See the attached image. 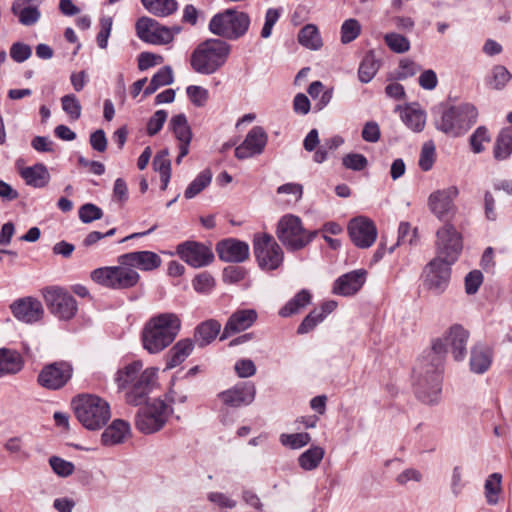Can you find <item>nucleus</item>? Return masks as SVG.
<instances>
[{"instance_id":"f257e3e1","label":"nucleus","mask_w":512,"mask_h":512,"mask_svg":"<svg viewBox=\"0 0 512 512\" xmlns=\"http://www.w3.org/2000/svg\"><path fill=\"white\" fill-rule=\"evenodd\" d=\"M469 332L461 325H453L443 339H436L427 356L414 368L415 393L426 404H436L440 399L442 367L445 354L450 351L456 361L467 354Z\"/></svg>"},{"instance_id":"f03ea898","label":"nucleus","mask_w":512,"mask_h":512,"mask_svg":"<svg viewBox=\"0 0 512 512\" xmlns=\"http://www.w3.org/2000/svg\"><path fill=\"white\" fill-rule=\"evenodd\" d=\"M158 369L149 367L143 370V363L140 360L133 361L122 369H119L115 376L119 390H125V400L128 404L139 406L147 402L149 394L156 383Z\"/></svg>"},{"instance_id":"7ed1b4c3","label":"nucleus","mask_w":512,"mask_h":512,"mask_svg":"<svg viewBox=\"0 0 512 512\" xmlns=\"http://www.w3.org/2000/svg\"><path fill=\"white\" fill-rule=\"evenodd\" d=\"M181 330V320L175 313H160L151 317L141 332L143 348L157 354L169 347Z\"/></svg>"},{"instance_id":"20e7f679","label":"nucleus","mask_w":512,"mask_h":512,"mask_svg":"<svg viewBox=\"0 0 512 512\" xmlns=\"http://www.w3.org/2000/svg\"><path fill=\"white\" fill-rule=\"evenodd\" d=\"M231 52V45L220 38L201 42L190 57L191 68L201 75H212L221 69Z\"/></svg>"},{"instance_id":"39448f33","label":"nucleus","mask_w":512,"mask_h":512,"mask_svg":"<svg viewBox=\"0 0 512 512\" xmlns=\"http://www.w3.org/2000/svg\"><path fill=\"white\" fill-rule=\"evenodd\" d=\"M477 109L469 103L441 106L437 109L434 124L437 130L450 137L464 135L477 121Z\"/></svg>"},{"instance_id":"423d86ee","label":"nucleus","mask_w":512,"mask_h":512,"mask_svg":"<svg viewBox=\"0 0 512 512\" xmlns=\"http://www.w3.org/2000/svg\"><path fill=\"white\" fill-rule=\"evenodd\" d=\"M72 403L77 419L88 430L101 429L111 418L108 402L99 396L80 395Z\"/></svg>"},{"instance_id":"0eeeda50","label":"nucleus","mask_w":512,"mask_h":512,"mask_svg":"<svg viewBox=\"0 0 512 512\" xmlns=\"http://www.w3.org/2000/svg\"><path fill=\"white\" fill-rule=\"evenodd\" d=\"M250 24L251 20L248 13L228 8L215 14L210 19L209 30L224 41H235L248 32Z\"/></svg>"},{"instance_id":"6e6552de","label":"nucleus","mask_w":512,"mask_h":512,"mask_svg":"<svg viewBox=\"0 0 512 512\" xmlns=\"http://www.w3.org/2000/svg\"><path fill=\"white\" fill-rule=\"evenodd\" d=\"M317 235V230H306L301 218L293 214H286L282 216L276 227V236L278 240L289 252H296L304 249Z\"/></svg>"},{"instance_id":"1a4fd4ad","label":"nucleus","mask_w":512,"mask_h":512,"mask_svg":"<svg viewBox=\"0 0 512 512\" xmlns=\"http://www.w3.org/2000/svg\"><path fill=\"white\" fill-rule=\"evenodd\" d=\"M145 404L136 413L135 427L143 434H153L164 427L173 408L159 398Z\"/></svg>"},{"instance_id":"9d476101","label":"nucleus","mask_w":512,"mask_h":512,"mask_svg":"<svg viewBox=\"0 0 512 512\" xmlns=\"http://www.w3.org/2000/svg\"><path fill=\"white\" fill-rule=\"evenodd\" d=\"M253 253L258 266L265 271L278 269L284 260L282 248L274 237L268 233L254 234Z\"/></svg>"},{"instance_id":"9b49d317","label":"nucleus","mask_w":512,"mask_h":512,"mask_svg":"<svg viewBox=\"0 0 512 512\" xmlns=\"http://www.w3.org/2000/svg\"><path fill=\"white\" fill-rule=\"evenodd\" d=\"M442 258L435 257L424 268L423 285L435 295L442 294L448 287L451 278V265Z\"/></svg>"},{"instance_id":"f8f14e48","label":"nucleus","mask_w":512,"mask_h":512,"mask_svg":"<svg viewBox=\"0 0 512 512\" xmlns=\"http://www.w3.org/2000/svg\"><path fill=\"white\" fill-rule=\"evenodd\" d=\"M256 396V387L252 382H240L233 387L217 394V398L222 404L220 409V421L226 423L223 415L224 410L228 408L237 409L250 405Z\"/></svg>"},{"instance_id":"ddd939ff","label":"nucleus","mask_w":512,"mask_h":512,"mask_svg":"<svg viewBox=\"0 0 512 512\" xmlns=\"http://www.w3.org/2000/svg\"><path fill=\"white\" fill-rule=\"evenodd\" d=\"M73 367L67 361H56L45 365L38 374V384L48 390L63 388L72 378Z\"/></svg>"},{"instance_id":"4468645a","label":"nucleus","mask_w":512,"mask_h":512,"mask_svg":"<svg viewBox=\"0 0 512 512\" xmlns=\"http://www.w3.org/2000/svg\"><path fill=\"white\" fill-rule=\"evenodd\" d=\"M176 254L186 264L193 268H202L214 261L212 249L204 243L187 240L179 243L176 247Z\"/></svg>"},{"instance_id":"2eb2a0df","label":"nucleus","mask_w":512,"mask_h":512,"mask_svg":"<svg viewBox=\"0 0 512 512\" xmlns=\"http://www.w3.org/2000/svg\"><path fill=\"white\" fill-rule=\"evenodd\" d=\"M136 34L143 42L153 45L169 44L174 39L170 28L161 25L153 18L143 16L135 24Z\"/></svg>"},{"instance_id":"dca6fc26","label":"nucleus","mask_w":512,"mask_h":512,"mask_svg":"<svg viewBox=\"0 0 512 512\" xmlns=\"http://www.w3.org/2000/svg\"><path fill=\"white\" fill-rule=\"evenodd\" d=\"M44 299L50 312L59 319L69 320L77 312L75 298L61 288H47Z\"/></svg>"},{"instance_id":"f3484780","label":"nucleus","mask_w":512,"mask_h":512,"mask_svg":"<svg viewBox=\"0 0 512 512\" xmlns=\"http://www.w3.org/2000/svg\"><path fill=\"white\" fill-rule=\"evenodd\" d=\"M437 256L447 262H455L462 251V238L454 226L445 224L437 233Z\"/></svg>"},{"instance_id":"a211bd4d","label":"nucleus","mask_w":512,"mask_h":512,"mask_svg":"<svg viewBox=\"0 0 512 512\" xmlns=\"http://www.w3.org/2000/svg\"><path fill=\"white\" fill-rule=\"evenodd\" d=\"M347 231L352 243L360 249L371 247L378 234L375 223L366 216L352 218L348 223Z\"/></svg>"},{"instance_id":"6ab92c4d","label":"nucleus","mask_w":512,"mask_h":512,"mask_svg":"<svg viewBox=\"0 0 512 512\" xmlns=\"http://www.w3.org/2000/svg\"><path fill=\"white\" fill-rule=\"evenodd\" d=\"M457 195L458 189L456 186L432 192L428 197V207L431 213L440 220H448L455 214L456 206L454 200Z\"/></svg>"},{"instance_id":"aec40b11","label":"nucleus","mask_w":512,"mask_h":512,"mask_svg":"<svg viewBox=\"0 0 512 512\" xmlns=\"http://www.w3.org/2000/svg\"><path fill=\"white\" fill-rule=\"evenodd\" d=\"M268 136L261 126H254L247 133L244 141L236 147L235 157L239 160L251 158L263 153Z\"/></svg>"},{"instance_id":"412c9836","label":"nucleus","mask_w":512,"mask_h":512,"mask_svg":"<svg viewBox=\"0 0 512 512\" xmlns=\"http://www.w3.org/2000/svg\"><path fill=\"white\" fill-rule=\"evenodd\" d=\"M119 264L128 265L131 269L152 271L160 267L161 257L152 251H135L122 254L118 257Z\"/></svg>"},{"instance_id":"4be33fe9","label":"nucleus","mask_w":512,"mask_h":512,"mask_svg":"<svg viewBox=\"0 0 512 512\" xmlns=\"http://www.w3.org/2000/svg\"><path fill=\"white\" fill-rule=\"evenodd\" d=\"M216 251L224 262L241 263L249 257V245L237 239H225L217 243Z\"/></svg>"},{"instance_id":"5701e85b","label":"nucleus","mask_w":512,"mask_h":512,"mask_svg":"<svg viewBox=\"0 0 512 512\" xmlns=\"http://www.w3.org/2000/svg\"><path fill=\"white\" fill-rule=\"evenodd\" d=\"M257 318L258 314L254 309H238L234 311L224 326L220 340L247 330L256 322Z\"/></svg>"},{"instance_id":"b1692460","label":"nucleus","mask_w":512,"mask_h":512,"mask_svg":"<svg viewBox=\"0 0 512 512\" xmlns=\"http://www.w3.org/2000/svg\"><path fill=\"white\" fill-rule=\"evenodd\" d=\"M12 314L19 321L24 323H34L43 316V307L37 299L27 297L14 301L11 306Z\"/></svg>"},{"instance_id":"393cba45","label":"nucleus","mask_w":512,"mask_h":512,"mask_svg":"<svg viewBox=\"0 0 512 512\" xmlns=\"http://www.w3.org/2000/svg\"><path fill=\"white\" fill-rule=\"evenodd\" d=\"M365 276L366 271L363 269L348 272L335 280L332 292L341 296L354 295L365 283Z\"/></svg>"},{"instance_id":"a878e982","label":"nucleus","mask_w":512,"mask_h":512,"mask_svg":"<svg viewBox=\"0 0 512 512\" xmlns=\"http://www.w3.org/2000/svg\"><path fill=\"white\" fill-rule=\"evenodd\" d=\"M20 176L25 181L26 185L34 188H44L50 181V173L47 167L42 163H36L33 166H28L20 169Z\"/></svg>"},{"instance_id":"bb28decb","label":"nucleus","mask_w":512,"mask_h":512,"mask_svg":"<svg viewBox=\"0 0 512 512\" xmlns=\"http://www.w3.org/2000/svg\"><path fill=\"white\" fill-rule=\"evenodd\" d=\"M130 431V424L127 421L116 419L102 433V444L105 446H113L123 443L130 434Z\"/></svg>"},{"instance_id":"cd10ccee","label":"nucleus","mask_w":512,"mask_h":512,"mask_svg":"<svg viewBox=\"0 0 512 512\" xmlns=\"http://www.w3.org/2000/svg\"><path fill=\"white\" fill-rule=\"evenodd\" d=\"M194 342L189 339H181L169 350L166 355V369H172L182 364L192 353Z\"/></svg>"},{"instance_id":"c85d7f7f","label":"nucleus","mask_w":512,"mask_h":512,"mask_svg":"<svg viewBox=\"0 0 512 512\" xmlns=\"http://www.w3.org/2000/svg\"><path fill=\"white\" fill-rule=\"evenodd\" d=\"M23 364V359L18 351L0 348V378L20 372Z\"/></svg>"},{"instance_id":"c756f323","label":"nucleus","mask_w":512,"mask_h":512,"mask_svg":"<svg viewBox=\"0 0 512 512\" xmlns=\"http://www.w3.org/2000/svg\"><path fill=\"white\" fill-rule=\"evenodd\" d=\"M221 324L215 319H209L200 323L194 332L195 343L199 347L209 345L220 333Z\"/></svg>"},{"instance_id":"7c9ffc66","label":"nucleus","mask_w":512,"mask_h":512,"mask_svg":"<svg viewBox=\"0 0 512 512\" xmlns=\"http://www.w3.org/2000/svg\"><path fill=\"white\" fill-rule=\"evenodd\" d=\"M492 363V350L488 346L477 345L471 350L470 368L477 374L486 372Z\"/></svg>"},{"instance_id":"2f4dec72","label":"nucleus","mask_w":512,"mask_h":512,"mask_svg":"<svg viewBox=\"0 0 512 512\" xmlns=\"http://www.w3.org/2000/svg\"><path fill=\"white\" fill-rule=\"evenodd\" d=\"M168 127L173 132L176 139L180 142L181 146H190L192 140V131L185 114L180 113L174 115L170 119Z\"/></svg>"},{"instance_id":"473e14b6","label":"nucleus","mask_w":512,"mask_h":512,"mask_svg":"<svg viewBox=\"0 0 512 512\" xmlns=\"http://www.w3.org/2000/svg\"><path fill=\"white\" fill-rule=\"evenodd\" d=\"M512 154V127H504L497 135L493 156L498 161L507 160Z\"/></svg>"},{"instance_id":"72a5a7b5","label":"nucleus","mask_w":512,"mask_h":512,"mask_svg":"<svg viewBox=\"0 0 512 512\" xmlns=\"http://www.w3.org/2000/svg\"><path fill=\"white\" fill-rule=\"evenodd\" d=\"M140 280L139 273L128 265L115 266L114 290L129 289L137 285Z\"/></svg>"},{"instance_id":"f704fd0d","label":"nucleus","mask_w":512,"mask_h":512,"mask_svg":"<svg viewBox=\"0 0 512 512\" xmlns=\"http://www.w3.org/2000/svg\"><path fill=\"white\" fill-rule=\"evenodd\" d=\"M311 299L310 291L302 289L279 310V315L284 318L295 315L309 305Z\"/></svg>"},{"instance_id":"c9c22d12","label":"nucleus","mask_w":512,"mask_h":512,"mask_svg":"<svg viewBox=\"0 0 512 512\" xmlns=\"http://www.w3.org/2000/svg\"><path fill=\"white\" fill-rule=\"evenodd\" d=\"M298 42L307 49L319 50L323 46L319 30L314 24H307L298 33Z\"/></svg>"},{"instance_id":"e433bc0d","label":"nucleus","mask_w":512,"mask_h":512,"mask_svg":"<svg viewBox=\"0 0 512 512\" xmlns=\"http://www.w3.org/2000/svg\"><path fill=\"white\" fill-rule=\"evenodd\" d=\"M141 3L149 13L158 17L169 16L178 8L176 0H141Z\"/></svg>"},{"instance_id":"4c0bfd02","label":"nucleus","mask_w":512,"mask_h":512,"mask_svg":"<svg viewBox=\"0 0 512 512\" xmlns=\"http://www.w3.org/2000/svg\"><path fill=\"white\" fill-rule=\"evenodd\" d=\"M325 455V451L320 446H312L303 452L299 458V466L305 471L316 469Z\"/></svg>"},{"instance_id":"58836bf2","label":"nucleus","mask_w":512,"mask_h":512,"mask_svg":"<svg viewBox=\"0 0 512 512\" xmlns=\"http://www.w3.org/2000/svg\"><path fill=\"white\" fill-rule=\"evenodd\" d=\"M380 67L379 61L373 52L367 53L360 63L358 77L362 83L370 82Z\"/></svg>"},{"instance_id":"ea45409f","label":"nucleus","mask_w":512,"mask_h":512,"mask_svg":"<svg viewBox=\"0 0 512 512\" xmlns=\"http://www.w3.org/2000/svg\"><path fill=\"white\" fill-rule=\"evenodd\" d=\"M401 119L409 129L420 132L424 129L426 114L422 110L407 107L401 112Z\"/></svg>"},{"instance_id":"a19ab883","label":"nucleus","mask_w":512,"mask_h":512,"mask_svg":"<svg viewBox=\"0 0 512 512\" xmlns=\"http://www.w3.org/2000/svg\"><path fill=\"white\" fill-rule=\"evenodd\" d=\"M12 13L18 16L19 22L25 26H31L38 22L41 13L36 5L20 6L16 9V3L12 4Z\"/></svg>"},{"instance_id":"79ce46f5","label":"nucleus","mask_w":512,"mask_h":512,"mask_svg":"<svg viewBox=\"0 0 512 512\" xmlns=\"http://www.w3.org/2000/svg\"><path fill=\"white\" fill-rule=\"evenodd\" d=\"M212 180V173L209 169H205L200 172L197 177L188 185L184 191V197L186 199H192L200 192H202Z\"/></svg>"},{"instance_id":"37998d69","label":"nucleus","mask_w":512,"mask_h":512,"mask_svg":"<svg viewBox=\"0 0 512 512\" xmlns=\"http://www.w3.org/2000/svg\"><path fill=\"white\" fill-rule=\"evenodd\" d=\"M502 476L499 473L491 474L485 481L484 490L487 503L496 505L498 503V496L501 492Z\"/></svg>"},{"instance_id":"c03bdc74","label":"nucleus","mask_w":512,"mask_h":512,"mask_svg":"<svg viewBox=\"0 0 512 512\" xmlns=\"http://www.w3.org/2000/svg\"><path fill=\"white\" fill-rule=\"evenodd\" d=\"M115 266L101 267L91 272V279L106 288L114 289Z\"/></svg>"},{"instance_id":"a18cd8bd","label":"nucleus","mask_w":512,"mask_h":512,"mask_svg":"<svg viewBox=\"0 0 512 512\" xmlns=\"http://www.w3.org/2000/svg\"><path fill=\"white\" fill-rule=\"evenodd\" d=\"M361 33V25L354 18L347 19L341 26V42L348 44L355 40Z\"/></svg>"},{"instance_id":"49530a36","label":"nucleus","mask_w":512,"mask_h":512,"mask_svg":"<svg viewBox=\"0 0 512 512\" xmlns=\"http://www.w3.org/2000/svg\"><path fill=\"white\" fill-rule=\"evenodd\" d=\"M311 441L309 433L301 432L294 434H281L280 442L283 446L290 447L291 449H300Z\"/></svg>"},{"instance_id":"de8ad7c7","label":"nucleus","mask_w":512,"mask_h":512,"mask_svg":"<svg viewBox=\"0 0 512 512\" xmlns=\"http://www.w3.org/2000/svg\"><path fill=\"white\" fill-rule=\"evenodd\" d=\"M435 145L433 141H427L423 144L419 157V167L423 171H429L435 162Z\"/></svg>"},{"instance_id":"09e8293b","label":"nucleus","mask_w":512,"mask_h":512,"mask_svg":"<svg viewBox=\"0 0 512 512\" xmlns=\"http://www.w3.org/2000/svg\"><path fill=\"white\" fill-rule=\"evenodd\" d=\"M62 109L72 120L81 117V104L74 94H67L61 98Z\"/></svg>"},{"instance_id":"8fccbe9b","label":"nucleus","mask_w":512,"mask_h":512,"mask_svg":"<svg viewBox=\"0 0 512 512\" xmlns=\"http://www.w3.org/2000/svg\"><path fill=\"white\" fill-rule=\"evenodd\" d=\"M511 78L512 75L506 67L502 65H496L492 69V78L489 83L494 89L501 90L506 86Z\"/></svg>"},{"instance_id":"3c124183","label":"nucleus","mask_w":512,"mask_h":512,"mask_svg":"<svg viewBox=\"0 0 512 512\" xmlns=\"http://www.w3.org/2000/svg\"><path fill=\"white\" fill-rule=\"evenodd\" d=\"M386 45L396 53H404L410 49L409 40L397 33H388L384 37Z\"/></svg>"},{"instance_id":"603ef678","label":"nucleus","mask_w":512,"mask_h":512,"mask_svg":"<svg viewBox=\"0 0 512 512\" xmlns=\"http://www.w3.org/2000/svg\"><path fill=\"white\" fill-rule=\"evenodd\" d=\"M192 285L198 293L208 294L214 288L215 280L210 273L202 272L194 277Z\"/></svg>"},{"instance_id":"864d4df0","label":"nucleus","mask_w":512,"mask_h":512,"mask_svg":"<svg viewBox=\"0 0 512 512\" xmlns=\"http://www.w3.org/2000/svg\"><path fill=\"white\" fill-rule=\"evenodd\" d=\"M418 241L417 228H412L409 222H401L398 228L397 245L408 243L413 245Z\"/></svg>"},{"instance_id":"5fc2aeb1","label":"nucleus","mask_w":512,"mask_h":512,"mask_svg":"<svg viewBox=\"0 0 512 512\" xmlns=\"http://www.w3.org/2000/svg\"><path fill=\"white\" fill-rule=\"evenodd\" d=\"M49 464L58 476L68 477L73 474L75 466L72 462L66 461L60 457L52 456L49 459Z\"/></svg>"},{"instance_id":"6e6d98bb","label":"nucleus","mask_w":512,"mask_h":512,"mask_svg":"<svg viewBox=\"0 0 512 512\" xmlns=\"http://www.w3.org/2000/svg\"><path fill=\"white\" fill-rule=\"evenodd\" d=\"M342 164L345 168L353 171H362L368 165L367 158L359 153H349L342 158Z\"/></svg>"},{"instance_id":"4d7b16f0","label":"nucleus","mask_w":512,"mask_h":512,"mask_svg":"<svg viewBox=\"0 0 512 512\" xmlns=\"http://www.w3.org/2000/svg\"><path fill=\"white\" fill-rule=\"evenodd\" d=\"M102 216V210L95 204L86 203L79 208V218L83 223H91L101 219Z\"/></svg>"},{"instance_id":"13d9d810","label":"nucleus","mask_w":512,"mask_h":512,"mask_svg":"<svg viewBox=\"0 0 512 512\" xmlns=\"http://www.w3.org/2000/svg\"><path fill=\"white\" fill-rule=\"evenodd\" d=\"M490 140L488 131L485 127H478L470 136V145L474 153H481L484 150L483 142Z\"/></svg>"},{"instance_id":"bf43d9fd","label":"nucleus","mask_w":512,"mask_h":512,"mask_svg":"<svg viewBox=\"0 0 512 512\" xmlns=\"http://www.w3.org/2000/svg\"><path fill=\"white\" fill-rule=\"evenodd\" d=\"M168 114L165 110H157L148 120L147 134L149 136L156 135L166 122Z\"/></svg>"},{"instance_id":"052dcab7","label":"nucleus","mask_w":512,"mask_h":512,"mask_svg":"<svg viewBox=\"0 0 512 512\" xmlns=\"http://www.w3.org/2000/svg\"><path fill=\"white\" fill-rule=\"evenodd\" d=\"M168 156V150L164 149L157 153L153 159V168L155 171L159 172L160 175L171 174V161Z\"/></svg>"},{"instance_id":"680f3d73","label":"nucleus","mask_w":512,"mask_h":512,"mask_svg":"<svg viewBox=\"0 0 512 512\" xmlns=\"http://www.w3.org/2000/svg\"><path fill=\"white\" fill-rule=\"evenodd\" d=\"M32 55V49L29 45L22 42H15L10 47V57L17 63H22Z\"/></svg>"},{"instance_id":"e2e57ef3","label":"nucleus","mask_w":512,"mask_h":512,"mask_svg":"<svg viewBox=\"0 0 512 512\" xmlns=\"http://www.w3.org/2000/svg\"><path fill=\"white\" fill-rule=\"evenodd\" d=\"M186 93L190 101L197 107H202L208 99V91L197 85H190L186 88Z\"/></svg>"},{"instance_id":"0e129e2a","label":"nucleus","mask_w":512,"mask_h":512,"mask_svg":"<svg viewBox=\"0 0 512 512\" xmlns=\"http://www.w3.org/2000/svg\"><path fill=\"white\" fill-rule=\"evenodd\" d=\"M420 71V66L411 60H401L396 71V79L405 80Z\"/></svg>"},{"instance_id":"69168bd1","label":"nucleus","mask_w":512,"mask_h":512,"mask_svg":"<svg viewBox=\"0 0 512 512\" xmlns=\"http://www.w3.org/2000/svg\"><path fill=\"white\" fill-rule=\"evenodd\" d=\"M483 282V274L479 270H473L465 276V291L469 295L475 294Z\"/></svg>"},{"instance_id":"338daca9","label":"nucleus","mask_w":512,"mask_h":512,"mask_svg":"<svg viewBox=\"0 0 512 512\" xmlns=\"http://www.w3.org/2000/svg\"><path fill=\"white\" fill-rule=\"evenodd\" d=\"M112 18L111 17H103L100 19L101 30L97 34V44L101 49L107 48L108 38L111 34L112 30Z\"/></svg>"},{"instance_id":"774afa93","label":"nucleus","mask_w":512,"mask_h":512,"mask_svg":"<svg viewBox=\"0 0 512 512\" xmlns=\"http://www.w3.org/2000/svg\"><path fill=\"white\" fill-rule=\"evenodd\" d=\"M163 62V57L151 52H142L138 55V69L145 71Z\"/></svg>"}]
</instances>
